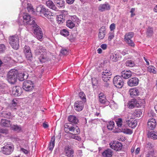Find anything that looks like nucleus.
I'll use <instances>...</instances> for the list:
<instances>
[{
	"label": "nucleus",
	"mask_w": 157,
	"mask_h": 157,
	"mask_svg": "<svg viewBox=\"0 0 157 157\" xmlns=\"http://www.w3.org/2000/svg\"><path fill=\"white\" fill-rule=\"evenodd\" d=\"M145 102L143 99H136V107H140L144 105Z\"/></svg>",
	"instance_id": "obj_34"
},
{
	"label": "nucleus",
	"mask_w": 157,
	"mask_h": 157,
	"mask_svg": "<svg viewBox=\"0 0 157 157\" xmlns=\"http://www.w3.org/2000/svg\"><path fill=\"white\" fill-rule=\"evenodd\" d=\"M35 52L37 55H40L39 58L41 63H44L47 61L46 50L44 48H40L39 49H36L35 51Z\"/></svg>",
	"instance_id": "obj_3"
},
{
	"label": "nucleus",
	"mask_w": 157,
	"mask_h": 157,
	"mask_svg": "<svg viewBox=\"0 0 157 157\" xmlns=\"http://www.w3.org/2000/svg\"><path fill=\"white\" fill-rule=\"evenodd\" d=\"M37 12H40V14H43L46 17L51 18V14L48 11V10L43 6H40L37 8Z\"/></svg>",
	"instance_id": "obj_10"
},
{
	"label": "nucleus",
	"mask_w": 157,
	"mask_h": 157,
	"mask_svg": "<svg viewBox=\"0 0 157 157\" xmlns=\"http://www.w3.org/2000/svg\"><path fill=\"white\" fill-rule=\"evenodd\" d=\"M101 48L104 50L106 49L107 48V45L106 44H101L100 46Z\"/></svg>",
	"instance_id": "obj_60"
},
{
	"label": "nucleus",
	"mask_w": 157,
	"mask_h": 157,
	"mask_svg": "<svg viewBox=\"0 0 157 157\" xmlns=\"http://www.w3.org/2000/svg\"><path fill=\"white\" fill-rule=\"evenodd\" d=\"M153 145L150 142H148L146 144L145 146V149L147 150H153Z\"/></svg>",
	"instance_id": "obj_42"
},
{
	"label": "nucleus",
	"mask_w": 157,
	"mask_h": 157,
	"mask_svg": "<svg viewBox=\"0 0 157 157\" xmlns=\"http://www.w3.org/2000/svg\"><path fill=\"white\" fill-rule=\"evenodd\" d=\"M11 129L14 131L17 132H19L21 130V127L17 125H12L11 126Z\"/></svg>",
	"instance_id": "obj_38"
},
{
	"label": "nucleus",
	"mask_w": 157,
	"mask_h": 157,
	"mask_svg": "<svg viewBox=\"0 0 157 157\" xmlns=\"http://www.w3.org/2000/svg\"><path fill=\"white\" fill-rule=\"evenodd\" d=\"M24 52L27 59L31 61L33 57L30 48L28 46H25L24 48Z\"/></svg>",
	"instance_id": "obj_12"
},
{
	"label": "nucleus",
	"mask_w": 157,
	"mask_h": 157,
	"mask_svg": "<svg viewBox=\"0 0 157 157\" xmlns=\"http://www.w3.org/2000/svg\"><path fill=\"white\" fill-rule=\"evenodd\" d=\"M67 12L64 11L62 14L57 16V21L59 23H63L65 21V14H67Z\"/></svg>",
	"instance_id": "obj_22"
},
{
	"label": "nucleus",
	"mask_w": 157,
	"mask_h": 157,
	"mask_svg": "<svg viewBox=\"0 0 157 157\" xmlns=\"http://www.w3.org/2000/svg\"><path fill=\"white\" fill-rule=\"evenodd\" d=\"M132 75V72L130 71L125 70L121 72V76L123 78L127 79Z\"/></svg>",
	"instance_id": "obj_27"
},
{
	"label": "nucleus",
	"mask_w": 157,
	"mask_h": 157,
	"mask_svg": "<svg viewBox=\"0 0 157 157\" xmlns=\"http://www.w3.org/2000/svg\"><path fill=\"white\" fill-rule=\"evenodd\" d=\"M78 97L80 98H86V95L83 92H80L78 94Z\"/></svg>",
	"instance_id": "obj_56"
},
{
	"label": "nucleus",
	"mask_w": 157,
	"mask_h": 157,
	"mask_svg": "<svg viewBox=\"0 0 157 157\" xmlns=\"http://www.w3.org/2000/svg\"><path fill=\"white\" fill-rule=\"evenodd\" d=\"M114 33L113 32H110L109 34L108 40L109 41H111L114 37Z\"/></svg>",
	"instance_id": "obj_52"
},
{
	"label": "nucleus",
	"mask_w": 157,
	"mask_h": 157,
	"mask_svg": "<svg viewBox=\"0 0 157 157\" xmlns=\"http://www.w3.org/2000/svg\"><path fill=\"white\" fill-rule=\"evenodd\" d=\"M114 123L113 121H110L108 122L107 125V127L108 129L110 130H112L114 126Z\"/></svg>",
	"instance_id": "obj_39"
},
{
	"label": "nucleus",
	"mask_w": 157,
	"mask_h": 157,
	"mask_svg": "<svg viewBox=\"0 0 157 157\" xmlns=\"http://www.w3.org/2000/svg\"><path fill=\"white\" fill-rule=\"evenodd\" d=\"M134 36L133 33L129 32L126 33L124 36V40L129 46L133 47L135 46L134 42L131 40V39Z\"/></svg>",
	"instance_id": "obj_6"
},
{
	"label": "nucleus",
	"mask_w": 157,
	"mask_h": 157,
	"mask_svg": "<svg viewBox=\"0 0 157 157\" xmlns=\"http://www.w3.org/2000/svg\"><path fill=\"white\" fill-rule=\"evenodd\" d=\"M74 107L75 110L77 111H81L83 109L84 107L83 102L82 101L75 102L74 105Z\"/></svg>",
	"instance_id": "obj_18"
},
{
	"label": "nucleus",
	"mask_w": 157,
	"mask_h": 157,
	"mask_svg": "<svg viewBox=\"0 0 157 157\" xmlns=\"http://www.w3.org/2000/svg\"><path fill=\"white\" fill-rule=\"evenodd\" d=\"M154 155V150H152L151 151L148 152L147 154L146 157H153Z\"/></svg>",
	"instance_id": "obj_55"
},
{
	"label": "nucleus",
	"mask_w": 157,
	"mask_h": 157,
	"mask_svg": "<svg viewBox=\"0 0 157 157\" xmlns=\"http://www.w3.org/2000/svg\"><path fill=\"white\" fill-rule=\"evenodd\" d=\"M113 153L112 150L108 149L105 150L102 153V155L103 157H111Z\"/></svg>",
	"instance_id": "obj_24"
},
{
	"label": "nucleus",
	"mask_w": 157,
	"mask_h": 157,
	"mask_svg": "<svg viewBox=\"0 0 157 157\" xmlns=\"http://www.w3.org/2000/svg\"><path fill=\"white\" fill-rule=\"evenodd\" d=\"M55 139V136H53L51 138L49 146V149L50 150H52L54 147Z\"/></svg>",
	"instance_id": "obj_37"
},
{
	"label": "nucleus",
	"mask_w": 157,
	"mask_h": 157,
	"mask_svg": "<svg viewBox=\"0 0 157 157\" xmlns=\"http://www.w3.org/2000/svg\"><path fill=\"white\" fill-rule=\"evenodd\" d=\"M110 9V5L107 3L100 5L98 7V10L101 11H103L106 10H108Z\"/></svg>",
	"instance_id": "obj_23"
},
{
	"label": "nucleus",
	"mask_w": 157,
	"mask_h": 157,
	"mask_svg": "<svg viewBox=\"0 0 157 157\" xmlns=\"http://www.w3.org/2000/svg\"><path fill=\"white\" fill-rule=\"evenodd\" d=\"M27 8L28 10H32V7L29 3H27Z\"/></svg>",
	"instance_id": "obj_63"
},
{
	"label": "nucleus",
	"mask_w": 157,
	"mask_h": 157,
	"mask_svg": "<svg viewBox=\"0 0 157 157\" xmlns=\"http://www.w3.org/2000/svg\"><path fill=\"white\" fill-rule=\"evenodd\" d=\"M80 22L78 18L75 16H71V19L67 20L66 21L67 26L70 29H72L75 26V23L78 25Z\"/></svg>",
	"instance_id": "obj_4"
},
{
	"label": "nucleus",
	"mask_w": 157,
	"mask_h": 157,
	"mask_svg": "<svg viewBox=\"0 0 157 157\" xmlns=\"http://www.w3.org/2000/svg\"><path fill=\"white\" fill-rule=\"evenodd\" d=\"M25 74L24 73H19L18 74V78L21 81H22L24 79Z\"/></svg>",
	"instance_id": "obj_44"
},
{
	"label": "nucleus",
	"mask_w": 157,
	"mask_h": 157,
	"mask_svg": "<svg viewBox=\"0 0 157 157\" xmlns=\"http://www.w3.org/2000/svg\"><path fill=\"white\" fill-rule=\"evenodd\" d=\"M61 53L64 55L67 54L68 52L66 49H62L61 50Z\"/></svg>",
	"instance_id": "obj_59"
},
{
	"label": "nucleus",
	"mask_w": 157,
	"mask_h": 157,
	"mask_svg": "<svg viewBox=\"0 0 157 157\" xmlns=\"http://www.w3.org/2000/svg\"><path fill=\"white\" fill-rule=\"evenodd\" d=\"M122 132L124 133L127 134H131L132 133V130L129 128H126L122 129Z\"/></svg>",
	"instance_id": "obj_49"
},
{
	"label": "nucleus",
	"mask_w": 157,
	"mask_h": 157,
	"mask_svg": "<svg viewBox=\"0 0 157 157\" xmlns=\"http://www.w3.org/2000/svg\"><path fill=\"white\" fill-rule=\"evenodd\" d=\"M92 82L93 85L96 86L98 83V80L95 78H92Z\"/></svg>",
	"instance_id": "obj_53"
},
{
	"label": "nucleus",
	"mask_w": 157,
	"mask_h": 157,
	"mask_svg": "<svg viewBox=\"0 0 157 157\" xmlns=\"http://www.w3.org/2000/svg\"><path fill=\"white\" fill-rule=\"evenodd\" d=\"M72 134V135L70 136V138L75 139L78 141H80L81 140V138L78 136H76V135L74 134L73 133Z\"/></svg>",
	"instance_id": "obj_50"
},
{
	"label": "nucleus",
	"mask_w": 157,
	"mask_h": 157,
	"mask_svg": "<svg viewBox=\"0 0 157 157\" xmlns=\"http://www.w3.org/2000/svg\"><path fill=\"white\" fill-rule=\"evenodd\" d=\"M99 101L101 103L104 105H108L109 103L107 99H99Z\"/></svg>",
	"instance_id": "obj_45"
},
{
	"label": "nucleus",
	"mask_w": 157,
	"mask_h": 157,
	"mask_svg": "<svg viewBox=\"0 0 157 157\" xmlns=\"http://www.w3.org/2000/svg\"><path fill=\"white\" fill-rule=\"evenodd\" d=\"M139 80L137 78H132L129 79L128 82V85L130 86H136L139 84Z\"/></svg>",
	"instance_id": "obj_15"
},
{
	"label": "nucleus",
	"mask_w": 157,
	"mask_h": 157,
	"mask_svg": "<svg viewBox=\"0 0 157 157\" xmlns=\"http://www.w3.org/2000/svg\"><path fill=\"white\" fill-rule=\"evenodd\" d=\"M17 101L16 99H13V100L12 104L13 106H15L17 104Z\"/></svg>",
	"instance_id": "obj_62"
},
{
	"label": "nucleus",
	"mask_w": 157,
	"mask_h": 157,
	"mask_svg": "<svg viewBox=\"0 0 157 157\" xmlns=\"http://www.w3.org/2000/svg\"><path fill=\"white\" fill-rule=\"evenodd\" d=\"M116 122L117 126L119 127H121L122 124V120L121 118H118L116 120Z\"/></svg>",
	"instance_id": "obj_47"
},
{
	"label": "nucleus",
	"mask_w": 157,
	"mask_h": 157,
	"mask_svg": "<svg viewBox=\"0 0 157 157\" xmlns=\"http://www.w3.org/2000/svg\"><path fill=\"white\" fill-rule=\"evenodd\" d=\"M80 129L76 125H72L71 132L72 134L78 135L80 133Z\"/></svg>",
	"instance_id": "obj_32"
},
{
	"label": "nucleus",
	"mask_w": 157,
	"mask_h": 157,
	"mask_svg": "<svg viewBox=\"0 0 157 157\" xmlns=\"http://www.w3.org/2000/svg\"><path fill=\"white\" fill-rule=\"evenodd\" d=\"M18 71L15 69H12L9 71L7 75V80L11 84L15 83L17 81Z\"/></svg>",
	"instance_id": "obj_2"
},
{
	"label": "nucleus",
	"mask_w": 157,
	"mask_h": 157,
	"mask_svg": "<svg viewBox=\"0 0 157 157\" xmlns=\"http://www.w3.org/2000/svg\"><path fill=\"white\" fill-rule=\"evenodd\" d=\"M133 116L132 113H129L128 114L127 118H126V122H127L128 121L134 119L133 118Z\"/></svg>",
	"instance_id": "obj_48"
},
{
	"label": "nucleus",
	"mask_w": 157,
	"mask_h": 157,
	"mask_svg": "<svg viewBox=\"0 0 157 157\" xmlns=\"http://www.w3.org/2000/svg\"><path fill=\"white\" fill-rule=\"evenodd\" d=\"M109 28L111 31L113 30L115 28V25L114 23L110 25Z\"/></svg>",
	"instance_id": "obj_58"
},
{
	"label": "nucleus",
	"mask_w": 157,
	"mask_h": 157,
	"mask_svg": "<svg viewBox=\"0 0 157 157\" xmlns=\"http://www.w3.org/2000/svg\"><path fill=\"white\" fill-rule=\"evenodd\" d=\"M131 96L132 97L138 95L139 94V90L136 88L131 89L129 91Z\"/></svg>",
	"instance_id": "obj_25"
},
{
	"label": "nucleus",
	"mask_w": 157,
	"mask_h": 157,
	"mask_svg": "<svg viewBox=\"0 0 157 157\" xmlns=\"http://www.w3.org/2000/svg\"><path fill=\"white\" fill-rule=\"evenodd\" d=\"M136 99H132L128 101L127 106L129 108L132 109L135 106L136 107Z\"/></svg>",
	"instance_id": "obj_30"
},
{
	"label": "nucleus",
	"mask_w": 157,
	"mask_h": 157,
	"mask_svg": "<svg viewBox=\"0 0 157 157\" xmlns=\"http://www.w3.org/2000/svg\"><path fill=\"white\" fill-rule=\"evenodd\" d=\"M155 68L152 66H149L148 67V71L151 73H155L156 71L155 70Z\"/></svg>",
	"instance_id": "obj_46"
},
{
	"label": "nucleus",
	"mask_w": 157,
	"mask_h": 157,
	"mask_svg": "<svg viewBox=\"0 0 157 157\" xmlns=\"http://www.w3.org/2000/svg\"><path fill=\"white\" fill-rule=\"evenodd\" d=\"M153 33V30L151 28H148L147 29V34L148 36H150Z\"/></svg>",
	"instance_id": "obj_51"
},
{
	"label": "nucleus",
	"mask_w": 157,
	"mask_h": 157,
	"mask_svg": "<svg viewBox=\"0 0 157 157\" xmlns=\"http://www.w3.org/2000/svg\"><path fill=\"white\" fill-rule=\"evenodd\" d=\"M148 136L151 139L155 140L157 139V131H151L148 134Z\"/></svg>",
	"instance_id": "obj_35"
},
{
	"label": "nucleus",
	"mask_w": 157,
	"mask_h": 157,
	"mask_svg": "<svg viewBox=\"0 0 157 157\" xmlns=\"http://www.w3.org/2000/svg\"><path fill=\"white\" fill-rule=\"evenodd\" d=\"M106 34V29L104 26L101 27L99 30L98 38L100 40L103 39Z\"/></svg>",
	"instance_id": "obj_20"
},
{
	"label": "nucleus",
	"mask_w": 157,
	"mask_h": 157,
	"mask_svg": "<svg viewBox=\"0 0 157 157\" xmlns=\"http://www.w3.org/2000/svg\"><path fill=\"white\" fill-rule=\"evenodd\" d=\"M109 145L111 148L116 151L120 150L122 148V145L120 142H111Z\"/></svg>",
	"instance_id": "obj_13"
},
{
	"label": "nucleus",
	"mask_w": 157,
	"mask_h": 157,
	"mask_svg": "<svg viewBox=\"0 0 157 157\" xmlns=\"http://www.w3.org/2000/svg\"><path fill=\"white\" fill-rule=\"evenodd\" d=\"M11 122L9 120L3 119L1 121V125L2 126L9 127L11 126Z\"/></svg>",
	"instance_id": "obj_29"
},
{
	"label": "nucleus",
	"mask_w": 157,
	"mask_h": 157,
	"mask_svg": "<svg viewBox=\"0 0 157 157\" xmlns=\"http://www.w3.org/2000/svg\"><path fill=\"white\" fill-rule=\"evenodd\" d=\"M121 95V94L120 93L117 92L113 94V97H120Z\"/></svg>",
	"instance_id": "obj_57"
},
{
	"label": "nucleus",
	"mask_w": 157,
	"mask_h": 157,
	"mask_svg": "<svg viewBox=\"0 0 157 157\" xmlns=\"http://www.w3.org/2000/svg\"><path fill=\"white\" fill-rule=\"evenodd\" d=\"M121 58L119 53L118 52H115L110 54V58L113 62H116L119 60Z\"/></svg>",
	"instance_id": "obj_16"
},
{
	"label": "nucleus",
	"mask_w": 157,
	"mask_h": 157,
	"mask_svg": "<svg viewBox=\"0 0 157 157\" xmlns=\"http://www.w3.org/2000/svg\"><path fill=\"white\" fill-rule=\"evenodd\" d=\"M21 93V90L19 86H16L13 87L12 91V94L14 96H19Z\"/></svg>",
	"instance_id": "obj_19"
},
{
	"label": "nucleus",
	"mask_w": 157,
	"mask_h": 157,
	"mask_svg": "<svg viewBox=\"0 0 157 157\" xmlns=\"http://www.w3.org/2000/svg\"><path fill=\"white\" fill-rule=\"evenodd\" d=\"M135 11V9L134 8H132L131 10L130 13H131V16L133 17L135 15V14L134 12Z\"/></svg>",
	"instance_id": "obj_64"
},
{
	"label": "nucleus",
	"mask_w": 157,
	"mask_h": 157,
	"mask_svg": "<svg viewBox=\"0 0 157 157\" xmlns=\"http://www.w3.org/2000/svg\"><path fill=\"white\" fill-rule=\"evenodd\" d=\"M6 50V47L4 45L2 44L0 45V53L4 52Z\"/></svg>",
	"instance_id": "obj_54"
},
{
	"label": "nucleus",
	"mask_w": 157,
	"mask_h": 157,
	"mask_svg": "<svg viewBox=\"0 0 157 157\" xmlns=\"http://www.w3.org/2000/svg\"><path fill=\"white\" fill-rule=\"evenodd\" d=\"M18 22L21 25H34L35 21L33 18L27 13H21L18 19Z\"/></svg>",
	"instance_id": "obj_1"
},
{
	"label": "nucleus",
	"mask_w": 157,
	"mask_h": 157,
	"mask_svg": "<svg viewBox=\"0 0 157 157\" xmlns=\"http://www.w3.org/2000/svg\"><path fill=\"white\" fill-rule=\"evenodd\" d=\"M134 113V115L136 116V117H140L143 115L142 111L140 110H136Z\"/></svg>",
	"instance_id": "obj_40"
},
{
	"label": "nucleus",
	"mask_w": 157,
	"mask_h": 157,
	"mask_svg": "<svg viewBox=\"0 0 157 157\" xmlns=\"http://www.w3.org/2000/svg\"><path fill=\"white\" fill-rule=\"evenodd\" d=\"M68 121L72 123L76 124L78 121L77 118L74 115H71L68 117Z\"/></svg>",
	"instance_id": "obj_31"
},
{
	"label": "nucleus",
	"mask_w": 157,
	"mask_h": 157,
	"mask_svg": "<svg viewBox=\"0 0 157 157\" xmlns=\"http://www.w3.org/2000/svg\"><path fill=\"white\" fill-rule=\"evenodd\" d=\"M65 155L67 157H73L74 151L69 146H66L64 149Z\"/></svg>",
	"instance_id": "obj_17"
},
{
	"label": "nucleus",
	"mask_w": 157,
	"mask_h": 157,
	"mask_svg": "<svg viewBox=\"0 0 157 157\" xmlns=\"http://www.w3.org/2000/svg\"><path fill=\"white\" fill-rule=\"evenodd\" d=\"M32 97H34V98H40V95H39V94L36 93H33L32 94Z\"/></svg>",
	"instance_id": "obj_61"
},
{
	"label": "nucleus",
	"mask_w": 157,
	"mask_h": 157,
	"mask_svg": "<svg viewBox=\"0 0 157 157\" xmlns=\"http://www.w3.org/2000/svg\"><path fill=\"white\" fill-rule=\"evenodd\" d=\"M129 126L132 128H135L137 125V121L135 119H132L126 122Z\"/></svg>",
	"instance_id": "obj_28"
},
{
	"label": "nucleus",
	"mask_w": 157,
	"mask_h": 157,
	"mask_svg": "<svg viewBox=\"0 0 157 157\" xmlns=\"http://www.w3.org/2000/svg\"><path fill=\"white\" fill-rule=\"evenodd\" d=\"M22 87L23 89L26 91L31 90L33 88L32 82L30 81H24L23 83Z\"/></svg>",
	"instance_id": "obj_11"
},
{
	"label": "nucleus",
	"mask_w": 157,
	"mask_h": 157,
	"mask_svg": "<svg viewBox=\"0 0 157 157\" xmlns=\"http://www.w3.org/2000/svg\"><path fill=\"white\" fill-rule=\"evenodd\" d=\"M72 128V126L70 124L67 123L65 124L64 130L66 132L68 133L69 131L71 132Z\"/></svg>",
	"instance_id": "obj_36"
},
{
	"label": "nucleus",
	"mask_w": 157,
	"mask_h": 157,
	"mask_svg": "<svg viewBox=\"0 0 157 157\" xmlns=\"http://www.w3.org/2000/svg\"><path fill=\"white\" fill-rule=\"evenodd\" d=\"M46 6L50 9L56 11L58 10L57 8L52 1L49 0L47 1L46 2Z\"/></svg>",
	"instance_id": "obj_26"
},
{
	"label": "nucleus",
	"mask_w": 157,
	"mask_h": 157,
	"mask_svg": "<svg viewBox=\"0 0 157 157\" xmlns=\"http://www.w3.org/2000/svg\"><path fill=\"white\" fill-rule=\"evenodd\" d=\"M113 84L117 88H121L124 85V82L122 78L120 76L117 75L113 79Z\"/></svg>",
	"instance_id": "obj_7"
},
{
	"label": "nucleus",
	"mask_w": 157,
	"mask_h": 157,
	"mask_svg": "<svg viewBox=\"0 0 157 157\" xmlns=\"http://www.w3.org/2000/svg\"><path fill=\"white\" fill-rule=\"evenodd\" d=\"M32 27L34 31V34L36 35V37L38 39H41L43 37L42 33L39 27L36 25H33Z\"/></svg>",
	"instance_id": "obj_9"
},
{
	"label": "nucleus",
	"mask_w": 157,
	"mask_h": 157,
	"mask_svg": "<svg viewBox=\"0 0 157 157\" xmlns=\"http://www.w3.org/2000/svg\"><path fill=\"white\" fill-rule=\"evenodd\" d=\"M60 34L64 36H67L69 35V32L66 29H63L62 30H61L60 32Z\"/></svg>",
	"instance_id": "obj_41"
},
{
	"label": "nucleus",
	"mask_w": 157,
	"mask_h": 157,
	"mask_svg": "<svg viewBox=\"0 0 157 157\" xmlns=\"http://www.w3.org/2000/svg\"><path fill=\"white\" fill-rule=\"evenodd\" d=\"M156 125V122L155 119L151 118L149 119L147 122L148 127L151 129H154Z\"/></svg>",
	"instance_id": "obj_21"
},
{
	"label": "nucleus",
	"mask_w": 157,
	"mask_h": 157,
	"mask_svg": "<svg viewBox=\"0 0 157 157\" xmlns=\"http://www.w3.org/2000/svg\"><path fill=\"white\" fill-rule=\"evenodd\" d=\"M112 73L109 70H104L102 73V78L103 81L107 82L110 78Z\"/></svg>",
	"instance_id": "obj_14"
},
{
	"label": "nucleus",
	"mask_w": 157,
	"mask_h": 157,
	"mask_svg": "<svg viewBox=\"0 0 157 157\" xmlns=\"http://www.w3.org/2000/svg\"><path fill=\"white\" fill-rule=\"evenodd\" d=\"M54 2L59 7H63L64 6L65 2L63 0H54Z\"/></svg>",
	"instance_id": "obj_33"
},
{
	"label": "nucleus",
	"mask_w": 157,
	"mask_h": 157,
	"mask_svg": "<svg viewBox=\"0 0 157 157\" xmlns=\"http://www.w3.org/2000/svg\"><path fill=\"white\" fill-rule=\"evenodd\" d=\"M14 149L13 146L11 144H7L2 148L3 153L6 155L10 154Z\"/></svg>",
	"instance_id": "obj_8"
},
{
	"label": "nucleus",
	"mask_w": 157,
	"mask_h": 157,
	"mask_svg": "<svg viewBox=\"0 0 157 157\" xmlns=\"http://www.w3.org/2000/svg\"><path fill=\"white\" fill-rule=\"evenodd\" d=\"M19 37L17 36H12L9 38V43L12 48L16 50L19 47Z\"/></svg>",
	"instance_id": "obj_5"
},
{
	"label": "nucleus",
	"mask_w": 157,
	"mask_h": 157,
	"mask_svg": "<svg viewBox=\"0 0 157 157\" xmlns=\"http://www.w3.org/2000/svg\"><path fill=\"white\" fill-rule=\"evenodd\" d=\"M126 65L127 66L132 67L135 65L134 62L132 60H128L126 63Z\"/></svg>",
	"instance_id": "obj_43"
}]
</instances>
